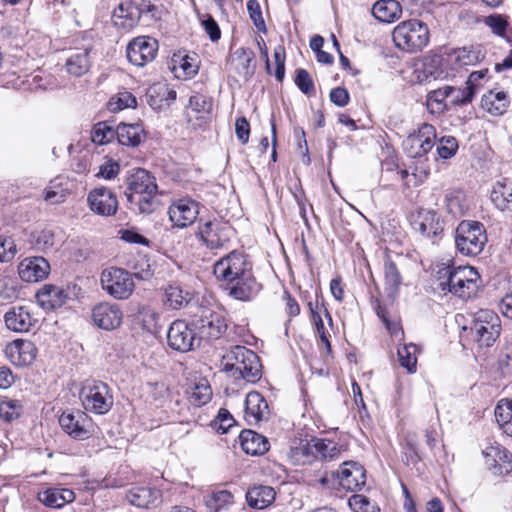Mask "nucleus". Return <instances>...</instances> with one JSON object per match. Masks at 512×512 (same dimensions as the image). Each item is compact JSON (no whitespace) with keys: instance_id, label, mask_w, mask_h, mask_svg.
I'll use <instances>...</instances> for the list:
<instances>
[{"instance_id":"31","label":"nucleus","mask_w":512,"mask_h":512,"mask_svg":"<svg viewBox=\"0 0 512 512\" xmlns=\"http://www.w3.org/2000/svg\"><path fill=\"white\" fill-rule=\"evenodd\" d=\"M254 52L251 49L239 48L231 56V64L244 78H251L255 73L256 64L253 63Z\"/></svg>"},{"instance_id":"25","label":"nucleus","mask_w":512,"mask_h":512,"mask_svg":"<svg viewBox=\"0 0 512 512\" xmlns=\"http://www.w3.org/2000/svg\"><path fill=\"white\" fill-rule=\"evenodd\" d=\"M383 277L385 294L391 301H394L399 294L403 277L399 265L388 255L384 258Z\"/></svg>"},{"instance_id":"48","label":"nucleus","mask_w":512,"mask_h":512,"mask_svg":"<svg viewBox=\"0 0 512 512\" xmlns=\"http://www.w3.org/2000/svg\"><path fill=\"white\" fill-rule=\"evenodd\" d=\"M149 105L156 109L162 107V101H165L166 105H169V101L176 99V92L169 90L165 85L150 88L148 95Z\"/></svg>"},{"instance_id":"7","label":"nucleus","mask_w":512,"mask_h":512,"mask_svg":"<svg viewBox=\"0 0 512 512\" xmlns=\"http://www.w3.org/2000/svg\"><path fill=\"white\" fill-rule=\"evenodd\" d=\"M101 285L104 291L118 300L128 299L135 289L132 274L117 267H110L103 270L101 274Z\"/></svg>"},{"instance_id":"30","label":"nucleus","mask_w":512,"mask_h":512,"mask_svg":"<svg viewBox=\"0 0 512 512\" xmlns=\"http://www.w3.org/2000/svg\"><path fill=\"white\" fill-rule=\"evenodd\" d=\"M509 98L504 91L490 90L482 96L481 106L492 115H502L509 106Z\"/></svg>"},{"instance_id":"50","label":"nucleus","mask_w":512,"mask_h":512,"mask_svg":"<svg viewBox=\"0 0 512 512\" xmlns=\"http://www.w3.org/2000/svg\"><path fill=\"white\" fill-rule=\"evenodd\" d=\"M159 315L156 311L149 307H142L136 315V323L141 326L144 331L153 333L158 328Z\"/></svg>"},{"instance_id":"58","label":"nucleus","mask_w":512,"mask_h":512,"mask_svg":"<svg viewBox=\"0 0 512 512\" xmlns=\"http://www.w3.org/2000/svg\"><path fill=\"white\" fill-rule=\"evenodd\" d=\"M295 84L306 95L315 92L314 82L309 72L303 68L296 70Z\"/></svg>"},{"instance_id":"14","label":"nucleus","mask_w":512,"mask_h":512,"mask_svg":"<svg viewBox=\"0 0 512 512\" xmlns=\"http://www.w3.org/2000/svg\"><path fill=\"white\" fill-rule=\"evenodd\" d=\"M445 222L440 215L430 209H420L413 222V227L421 235L435 243L444 232Z\"/></svg>"},{"instance_id":"61","label":"nucleus","mask_w":512,"mask_h":512,"mask_svg":"<svg viewBox=\"0 0 512 512\" xmlns=\"http://www.w3.org/2000/svg\"><path fill=\"white\" fill-rule=\"evenodd\" d=\"M457 149L458 143L454 137L442 136L440 143L437 146V153L441 158L448 159L455 155Z\"/></svg>"},{"instance_id":"37","label":"nucleus","mask_w":512,"mask_h":512,"mask_svg":"<svg viewBox=\"0 0 512 512\" xmlns=\"http://www.w3.org/2000/svg\"><path fill=\"white\" fill-rule=\"evenodd\" d=\"M159 491L149 487H136L127 494L130 504L139 508H148L154 505L159 499Z\"/></svg>"},{"instance_id":"39","label":"nucleus","mask_w":512,"mask_h":512,"mask_svg":"<svg viewBox=\"0 0 512 512\" xmlns=\"http://www.w3.org/2000/svg\"><path fill=\"white\" fill-rule=\"evenodd\" d=\"M494 414L503 433L512 438V400L501 399L495 407Z\"/></svg>"},{"instance_id":"32","label":"nucleus","mask_w":512,"mask_h":512,"mask_svg":"<svg viewBox=\"0 0 512 512\" xmlns=\"http://www.w3.org/2000/svg\"><path fill=\"white\" fill-rule=\"evenodd\" d=\"M401 13V5L396 0H378L372 7L373 16L384 23L395 21Z\"/></svg>"},{"instance_id":"44","label":"nucleus","mask_w":512,"mask_h":512,"mask_svg":"<svg viewBox=\"0 0 512 512\" xmlns=\"http://www.w3.org/2000/svg\"><path fill=\"white\" fill-rule=\"evenodd\" d=\"M312 441L315 460L321 459L323 461H332L340 454L338 445L332 440L313 437Z\"/></svg>"},{"instance_id":"24","label":"nucleus","mask_w":512,"mask_h":512,"mask_svg":"<svg viewBox=\"0 0 512 512\" xmlns=\"http://www.w3.org/2000/svg\"><path fill=\"white\" fill-rule=\"evenodd\" d=\"M480 279L478 271L472 266H458V279L454 296L460 299H468L474 295Z\"/></svg>"},{"instance_id":"54","label":"nucleus","mask_w":512,"mask_h":512,"mask_svg":"<svg viewBox=\"0 0 512 512\" xmlns=\"http://www.w3.org/2000/svg\"><path fill=\"white\" fill-rule=\"evenodd\" d=\"M349 507L354 512H379L380 509L374 501L365 495L355 494L349 498Z\"/></svg>"},{"instance_id":"42","label":"nucleus","mask_w":512,"mask_h":512,"mask_svg":"<svg viewBox=\"0 0 512 512\" xmlns=\"http://www.w3.org/2000/svg\"><path fill=\"white\" fill-rule=\"evenodd\" d=\"M454 55L460 65H475L485 58V52L480 44L458 48L454 50Z\"/></svg>"},{"instance_id":"8","label":"nucleus","mask_w":512,"mask_h":512,"mask_svg":"<svg viewBox=\"0 0 512 512\" xmlns=\"http://www.w3.org/2000/svg\"><path fill=\"white\" fill-rule=\"evenodd\" d=\"M85 409L97 414L107 413L113 405V397L108 385L101 381L86 383L80 392Z\"/></svg>"},{"instance_id":"19","label":"nucleus","mask_w":512,"mask_h":512,"mask_svg":"<svg viewBox=\"0 0 512 512\" xmlns=\"http://www.w3.org/2000/svg\"><path fill=\"white\" fill-rule=\"evenodd\" d=\"M168 214L173 226L184 228L196 220L199 206L193 200L181 199L169 207Z\"/></svg>"},{"instance_id":"45","label":"nucleus","mask_w":512,"mask_h":512,"mask_svg":"<svg viewBox=\"0 0 512 512\" xmlns=\"http://www.w3.org/2000/svg\"><path fill=\"white\" fill-rule=\"evenodd\" d=\"M232 503L233 495L228 490L213 491L205 497V505L211 512H219L226 509Z\"/></svg>"},{"instance_id":"5","label":"nucleus","mask_w":512,"mask_h":512,"mask_svg":"<svg viewBox=\"0 0 512 512\" xmlns=\"http://www.w3.org/2000/svg\"><path fill=\"white\" fill-rule=\"evenodd\" d=\"M199 343L201 340L220 338L226 331L224 317L210 307L192 305L189 307Z\"/></svg>"},{"instance_id":"9","label":"nucleus","mask_w":512,"mask_h":512,"mask_svg":"<svg viewBox=\"0 0 512 512\" xmlns=\"http://www.w3.org/2000/svg\"><path fill=\"white\" fill-rule=\"evenodd\" d=\"M167 342L170 348L179 352H188L199 346L196 331L192 322L175 320L167 332Z\"/></svg>"},{"instance_id":"40","label":"nucleus","mask_w":512,"mask_h":512,"mask_svg":"<svg viewBox=\"0 0 512 512\" xmlns=\"http://www.w3.org/2000/svg\"><path fill=\"white\" fill-rule=\"evenodd\" d=\"M66 68L69 74L76 77L85 74L90 68L89 50L81 49L70 55L66 61Z\"/></svg>"},{"instance_id":"36","label":"nucleus","mask_w":512,"mask_h":512,"mask_svg":"<svg viewBox=\"0 0 512 512\" xmlns=\"http://www.w3.org/2000/svg\"><path fill=\"white\" fill-rule=\"evenodd\" d=\"M450 85H444L427 94L426 106L430 113L440 114L450 105Z\"/></svg>"},{"instance_id":"4","label":"nucleus","mask_w":512,"mask_h":512,"mask_svg":"<svg viewBox=\"0 0 512 512\" xmlns=\"http://www.w3.org/2000/svg\"><path fill=\"white\" fill-rule=\"evenodd\" d=\"M487 240L486 229L478 221L463 220L455 230L456 249L464 256L475 257L479 255L483 251Z\"/></svg>"},{"instance_id":"21","label":"nucleus","mask_w":512,"mask_h":512,"mask_svg":"<svg viewBox=\"0 0 512 512\" xmlns=\"http://www.w3.org/2000/svg\"><path fill=\"white\" fill-rule=\"evenodd\" d=\"M338 484L349 491L361 489L365 485L366 476L364 468L356 462H345L336 472Z\"/></svg>"},{"instance_id":"35","label":"nucleus","mask_w":512,"mask_h":512,"mask_svg":"<svg viewBox=\"0 0 512 512\" xmlns=\"http://www.w3.org/2000/svg\"><path fill=\"white\" fill-rule=\"evenodd\" d=\"M40 502L51 508H61L74 500L75 494L70 489L50 488L38 496Z\"/></svg>"},{"instance_id":"28","label":"nucleus","mask_w":512,"mask_h":512,"mask_svg":"<svg viewBox=\"0 0 512 512\" xmlns=\"http://www.w3.org/2000/svg\"><path fill=\"white\" fill-rule=\"evenodd\" d=\"M5 324L15 332H27L33 325V318L24 306L13 307L5 313Z\"/></svg>"},{"instance_id":"60","label":"nucleus","mask_w":512,"mask_h":512,"mask_svg":"<svg viewBox=\"0 0 512 512\" xmlns=\"http://www.w3.org/2000/svg\"><path fill=\"white\" fill-rule=\"evenodd\" d=\"M17 253L14 240L11 237L0 235V262L11 261Z\"/></svg>"},{"instance_id":"41","label":"nucleus","mask_w":512,"mask_h":512,"mask_svg":"<svg viewBox=\"0 0 512 512\" xmlns=\"http://www.w3.org/2000/svg\"><path fill=\"white\" fill-rule=\"evenodd\" d=\"M187 394L189 402L196 407H201L207 404L212 398L211 387L208 381L204 378L195 382L187 391Z\"/></svg>"},{"instance_id":"15","label":"nucleus","mask_w":512,"mask_h":512,"mask_svg":"<svg viewBox=\"0 0 512 512\" xmlns=\"http://www.w3.org/2000/svg\"><path fill=\"white\" fill-rule=\"evenodd\" d=\"M91 317L95 326L111 331L122 324L123 312L119 305L103 302L93 307Z\"/></svg>"},{"instance_id":"57","label":"nucleus","mask_w":512,"mask_h":512,"mask_svg":"<svg viewBox=\"0 0 512 512\" xmlns=\"http://www.w3.org/2000/svg\"><path fill=\"white\" fill-rule=\"evenodd\" d=\"M60 241V232H57L49 228L40 231L36 238L37 245L43 249L52 248L55 245H57Z\"/></svg>"},{"instance_id":"18","label":"nucleus","mask_w":512,"mask_h":512,"mask_svg":"<svg viewBox=\"0 0 512 512\" xmlns=\"http://www.w3.org/2000/svg\"><path fill=\"white\" fill-rule=\"evenodd\" d=\"M115 132L118 142L125 146H138L145 137V130H92L90 138L92 142L103 145L114 137Z\"/></svg>"},{"instance_id":"12","label":"nucleus","mask_w":512,"mask_h":512,"mask_svg":"<svg viewBox=\"0 0 512 512\" xmlns=\"http://www.w3.org/2000/svg\"><path fill=\"white\" fill-rule=\"evenodd\" d=\"M158 51V41L154 38L141 36L129 42L126 54L130 63L143 67L153 61Z\"/></svg>"},{"instance_id":"11","label":"nucleus","mask_w":512,"mask_h":512,"mask_svg":"<svg viewBox=\"0 0 512 512\" xmlns=\"http://www.w3.org/2000/svg\"><path fill=\"white\" fill-rule=\"evenodd\" d=\"M232 358L235 361L233 363L227 362L224 368L225 371H234V377H241L254 383V377L256 375L254 371L256 354L244 346H236L231 352V359Z\"/></svg>"},{"instance_id":"43","label":"nucleus","mask_w":512,"mask_h":512,"mask_svg":"<svg viewBox=\"0 0 512 512\" xmlns=\"http://www.w3.org/2000/svg\"><path fill=\"white\" fill-rule=\"evenodd\" d=\"M458 279V266L442 265L437 270V285L443 292H449L454 295L456 281Z\"/></svg>"},{"instance_id":"34","label":"nucleus","mask_w":512,"mask_h":512,"mask_svg":"<svg viewBox=\"0 0 512 512\" xmlns=\"http://www.w3.org/2000/svg\"><path fill=\"white\" fill-rule=\"evenodd\" d=\"M112 20L116 27L126 31L131 30L139 22L136 7L132 4H120L118 8L114 10Z\"/></svg>"},{"instance_id":"27","label":"nucleus","mask_w":512,"mask_h":512,"mask_svg":"<svg viewBox=\"0 0 512 512\" xmlns=\"http://www.w3.org/2000/svg\"><path fill=\"white\" fill-rule=\"evenodd\" d=\"M491 201L502 212H512V179L498 180L491 191Z\"/></svg>"},{"instance_id":"51","label":"nucleus","mask_w":512,"mask_h":512,"mask_svg":"<svg viewBox=\"0 0 512 512\" xmlns=\"http://www.w3.org/2000/svg\"><path fill=\"white\" fill-rule=\"evenodd\" d=\"M417 351V346L412 343L398 348L397 354L399 363L403 368L407 369L409 373H414L416 371Z\"/></svg>"},{"instance_id":"33","label":"nucleus","mask_w":512,"mask_h":512,"mask_svg":"<svg viewBox=\"0 0 512 512\" xmlns=\"http://www.w3.org/2000/svg\"><path fill=\"white\" fill-rule=\"evenodd\" d=\"M193 298L192 293L183 290L178 284H170L164 289V304L171 309L188 306Z\"/></svg>"},{"instance_id":"46","label":"nucleus","mask_w":512,"mask_h":512,"mask_svg":"<svg viewBox=\"0 0 512 512\" xmlns=\"http://www.w3.org/2000/svg\"><path fill=\"white\" fill-rule=\"evenodd\" d=\"M442 58L441 56H433L430 58H426L423 62L422 73L424 78L419 80L422 82L424 80H438L445 79L448 73L441 67Z\"/></svg>"},{"instance_id":"62","label":"nucleus","mask_w":512,"mask_h":512,"mask_svg":"<svg viewBox=\"0 0 512 512\" xmlns=\"http://www.w3.org/2000/svg\"><path fill=\"white\" fill-rule=\"evenodd\" d=\"M134 276L141 280H148L154 275V269L146 257L141 256L133 265Z\"/></svg>"},{"instance_id":"17","label":"nucleus","mask_w":512,"mask_h":512,"mask_svg":"<svg viewBox=\"0 0 512 512\" xmlns=\"http://www.w3.org/2000/svg\"><path fill=\"white\" fill-rule=\"evenodd\" d=\"M483 455L494 474L504 476L512 471V454L505 447L490 445L483 450Z\"/></svg>"},{"instance_id":"64","label":"nucleus","mask_w":512,"mask_h":512,"mask_svg":"<svg viewBox=\"0 0 512 512\" xmlns=\"http://www.w3.org/2000/svg\"><path fill=\"white\" fill-rule=\"evenodd\" d=\"M136 10L139 19L141 17H147L151 20H159L161 18L160 9L156 5L152 4L149 0H142L136 6Z\"/></svg>"},{"instance_id":"56","label":"nucleus","mask_w":512,"mask_h":512,"mask_svg":"<svg viewBox=\"0 0 512 512\" xmlns=\"http://www.w3.org/2000/svg\"><path fill=\"white\" fill-rule=\"evenodd\" d=\"M22 413V405L17 400L7 399L0 403V418L5 421H13Z\"/></svg>"},{"instance_id":"55","label":"nucleus","mask_w":512,"mask_h":512,"mask_svg":"<svg viewBox=\"0 0 512 512\" xmlns=\"http://www.w3.org/2000/svg\"><path fill=\"white\" fill-rule=\"evenodd\" d=\"M474 95V88L467 84L464 88L450 86V105H462L469 103L472 101Z\"/></svg>"},{"instance_id":"10","label":"nucleus","mask_w":512,"mask_h":512,"mask_svg":"<svg viewBox=\"0 0 512 512\" xmlns=\"http://www.w3.org/2000/svg\"><path fill=\"white\" fill-rule=\"evenodd\" d=\"M199 234L210 249L225 247L234 236V229L228 222L208 221L200 227Z\"/></svg>"},{"instance_id":"29","label":"nucleus","mask_w":512,"mask_h":512,"mask_svg":"<svg viewBox=\"0 0 512 512\" xmlns=\"http://www.w3.org/2000/svg\"><path fill=\"white\" fill-rule=\"evenodd\" d=\"M288 459L293 465L311 464L315 460L312 439L294 442L288 452Z\"/></svg>"},{"instance_id":"38","label":"nucleus","mask_w":512,"mask_h":512,"mask_svg":"<svg viewBox=\"0 0 512 512\" xmlns=\"http://www.w3.org/2000/svg\"><path fill=\"white\" fill-rule=\"evenodd\" d=\"M465 193L461 189L448 190L445 193L444 202L446 210L453 217H461L467 211L465 204Z\"/></svg>"},{"instance_id":"6","label":"nucleus","mask_w":512,"mask_h":512,"mask_svg":"<svg viewBox=\"0 0 512 512\" xmlns=\"http://www.w3.org/2000/svg\"><path fill=\"white\" fill-rule=\"evenodd\" d=\"M469 329L479 346L491 347L500 336L501 320L494 311L482 309L475 313Z\"/></svg>"},{"instance_id":"3","label":"nucleus","mask_w":512,"mask_h":512,"mask_svg":"<svg viewBox=\"0 0 512 512\" xmlns=\"http://www.w3.org/2000/svg\"><path fill=\"white\" fill-rule=\"evenodd\" d=\"M395 46L408 53H416L427 46L429 29L425 23L410 19L399 23L392 32Z\"/></svg>"},{"instance_id":"52","label":"nucleus","mask_w":512,"mask_h":512,"mask_svg":"<svg viewBox=\"0 0 512 512\" xmlns=\"http://www.w3.org/2000/svg\"><path fill=\"white\" fill-rule=\"evenodd\" d=\"M136 104V98L132 93L128 91H122L113 95L109 99L107 107L111 112H117L125 108L135 107Z\"/></svg>"},{"instance_id":"22","label":"nucleus","mask_w":512,"mask_h":512,"mask_svg":"<svg viewBox=\"0 0 512 512\" xmlns=\"http://www.w3.org/2000/svg\"><path fill=\"white\" fill-rule=\"evenodd\" d=\"M50 272V264L43 257H29L20 262L18 273L26 282H38L45 279Z\"/></svg>"},{"instance_id":"63","label":"nucleus","mask_w":512,"mask_h":512,"mask_svg":"<svg viewBox=\"0 0 512 512\" xmlns=\"http://www.w3.org/2000/svg\"><path fill=\"white\" fill-rule=\"evenodd\" d=\"M484 23L490 27L496 35L501 37L505 36L508 22L502 15H489L484 19Z\"/></svg>"},{"instance_id":"59","label":"nucleus","mask_w":512,"mask_h":512,"mask_svg":"<svg viewBox=\"0 0 512 512\" xmlns=\"http://www.w3.org/2000/svg\"><path fill=\"white\" fill-rule=\"evenodd\" d=\"M241 449L249 455H256V432L251 429L243 430L239 435Z\"/></svg>"},{"instance_id":"26","label":"nucleus","mask_w":512,"mask_h":512,"mask_svg":"<svg viewBox=\"0 0 512 512\" xmlns=\"http://www.w3.org/2000/svg\"><path fill=\"white\" fill-rule=\"evenodd\" d=\"M434 146L430 135H425L422 130H414L403 141V148L411 158H420L426 155Z\"/></svg>"},{"instance_id":"47","label":"nucleus","mask_w":512,"mask_h":512,"mask_svg":"<svg viewBox=\"0 0 512 512\" xmlns=\"http://www.w3.org/2000/svg\"><path fill=\"white\" fill-rule=\"evenodd\" d=\"M262 55L265 58L267 73L272 75L273 72L271 70V65H270V62L268 59L267 51L266 50L262 51ZM273 58H274L275 65H276L274 76L277 79V81L282 82L284 79V76H285V58H286L285 49L283 46L278 45L275 48Z\"/></svg>"},{"instance_id":"16","label":"nucleus","mask_w":512,"mask_h":512,"mask_svg":"<svg viewBox=\"0 0 512 512\" xmlns=\"http://www.w3.org/2000/svg\"><path fill=\"white\" fill-rule=\"evenodd\" d=\"M87 201L90 209L101 216H112L118 209L116 196L106 187H99L90 191Z\"/></svg>"},{"instance_id":"23","label":"nucleus","mask_w":512,"mask_h":512,"mask_svg":"<svg viewBox=\"0 0 512 512\" xmlns=\"http://www.w3.org/2000/svg\"><path fill=\"white\" fill-rule=\"evenodd\" d=\"M36 299L43 309L54 310L66 304L69 299V290L53 284H45L37 291Z\"/></svg>"},{"instance_id":"1","label":"nucleus","mask_w":512,"mask_h":512,"mask_svg":"<svg viewBox=\"0 0 512 512\" xmlns=\"http://www.w3.org/2000/svg\"><path fill=\"white\" fill-rule=\"evenodd\" d=\"M215 277L227 283H235L230 288V295L235 299L246 301L253 297L256 281L251 258L242 251L233 250L214 264Z\"/></svg>"},{"instance_id":"20","label":"nucleus","mask_w":512,"mask_h":512,"mask_svg":"<svg viewBox=\"0 0 512 512\" xmlns=\"http://www.w3.org/2000/svg\"><path fill=\"white\" fill-rule=\"evenodd\" d=\"M5 355L12 364L26 366L35 360L37 349L33 342L17 339L6 345Z\"/></svg>"},{"instance_id":"49","label":"nucleus","mask_w":512,"mask_h":512,"mask_svg":"<svg viewBox=\"0 0 512 512\" xmlns=\"http://www.w3.org/2000/svg\"><path fill=\"white\" fill-rule=\"evenodd\" d=\"M211 106V102L208 101L205 96H191L189 99V105L187 107V116L189 119L192 117L196 119H202L204 118V115L209 114Z\"/></svg>"},{"instance_id":"2","label":"nucleus","mask_w":512,"mask_h":512,"mask_svg":"<svg viewBox=\"0 0 512 512\" xmlns=\"http://www.w3.org/2000/svg\"><path fill=\"white\" fill-rule=\"evenodd\" d=\"M125 196L130 203L136 202L141 213L150 214L158 206L157 183L154 176L138 168L126 178Z\"/></svg>"},{"instance_id":"53","label":"nucleus","mask_w":512,"mask_h":512,"mask_svg":"<svg viewBox=\"0 0 512 512\" xmlns=\"http://www.w3.org/2000/svg\"><path fill=\"white\" fill-rule=\"evenodd\" d=\"M69 194V190L63 187L62 183L55 180L51 181L45 189L44 199L50 204H60L66 200Z\"/></svg>"},{"instance_id":"13","label":"nucleus","mask_w":512,"mask_h":512,"mask_svg":"<svg viewBox=\"0 0 512 512\" xmlns=\"http://www.w3.org/2000/svg\"><path fill=\"white\" fill-rule=\"evenodd\" d=\"M59 424L68 435L77 440L87 439L92 433L90 418L86 413L78 410L64 411L59 417Z\"/></svg>"}]
</instances>
